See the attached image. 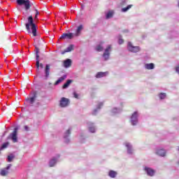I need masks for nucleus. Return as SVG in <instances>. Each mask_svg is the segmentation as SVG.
<instances>
[{
	"label": "nucleus",
	"mask_w": 179,
	"mask_h": 179,
	"mask_svg": "<svg viewBox=\"0 0 179 179\" xmlns=\"http://www.w3.org/2000/svg\"><path fill=\"white\" fill-rule=\"evenodd\" d=\"M25 27L28 33H32L34 37L37 36V29L36 28V24H34L32 16L28 17V23L25 24Z\"/></svg>",
	"instance_id": "f257e3e1"
},
{
	"label": "nucleus",
	"mask_w": 179,
	"mask_h": 179,
	"mask_svg": "<svg viewBox=\"0 0 179 179\" xmlns=\"http://www.w3.org/2000/svg\"><path fill=\"white\" fill-rule=\"evenodd\" d=\"M127 50L130 52H139L141 48H139V46H134L132 43L129 42L127 44Z\"/></svg>",
	"instance_id": "f03ea898"
},
{
	"label": "nucleus",
	"mask_w": 179,
	"mask_h": 179,
	"mask_svg": "<svg viewBox=\"0 0 179 179\" xmlns=\"http://www.w3.org/2000/svg\"><path fill=\"white\" fill-rule=\"evenodd\" d=\"M112 51L111 45H108L104 50L103 57L105 61H107L110 58V52Z\"/></svg>",
	"instance_id": "7ed1b4c3"
},
{
	"label": "nucleus",
	"mask_w": 179,
	"mask_h": 179,
	"mask_svg": "<svg viewBox=\"0 0 179 179\" xmlns=\"http://www.w3.org/2000/svg\"><path fill=\"white\" fill-rule=\"evenodd\" d=\"M12 167V164H8L6 168L1 169L0 171V176L2 177H6L8 174H9V170Z\"/></svg>",
	"instance_id": "20e7f679"
},
{
	"label": "nucleus",
	"mask_w": 179,
	"mask_h": 179,
	"mask_svg": "<svg viewBox=\"0 0 179 179\" xmlns=\"http://www.w3.org/2000/svg\"><path fill=\"white\" fill-rule=\"evenodd\" d=\"M17 3L20 6L24 5L26 10L30 9V1L29 0H17Z\"/></svg>",
	"instance_id": "39448f33"
},
{
	"label": "nucleus",
	"mask_w": 179,
	"mask_h": 179,
	"mask_svg": "<svg viewBox=\"0 0 179 179\" xmlns=\"http://www.w3.org/2000/svg\"><path fill=\"white\" fill-rule=\"evenodd\" d=\"M8 139H12L14 143L17 142V128L14 129L13 132L9 135Z\"/></svg>",
	"instance_id": "423d86ee"
},
{
	"label": "nucleus",
	"mask_w": 179,
	"mask_h": 179,
	"mask_svg": "<svg viewBox=\"0 0 179 179\" xmlns=\"http://www.w3.org/2000/svg\"><path fill=\"white\" fill-rule=\"evenodd\" d=\"M69 106V99L62 97L59 101V106L62 108L68 107Z\"/></svg>",
	"instance_id": "0eeeda50"
},
{
	"label": "nucleus",
	"mask_w": 179,
	"mask_h": 179,
	"mask_svg": "<svg viewBox=\"0 0 179 179\" xmlns=\"http://www.w3.org/2000/svg\"><path fill=\"white\" fill-rule=\"evenodd\" d=\"M131 125H136L138 124V112H134L131 117Z\"/></svg>",
	"instance_id": "6e6552de"
},
{
	"label": "nucleus",
	"mask_w": 179,
	"mask_h": 179,
	"mask_svg": "<svg viewBox=\"0 0 179 179\" xmlns=\"http://www.w3.org/2000/svg\"><path fill=\"white\" fill-rule=\"evenodd\" d=\"M62 40H65V38H68L69 40H72L73 38V34L69 33V34H63L60 37Z\"/></svg>",
	"instance_id": "1a4fd4ad"
},
{
	"label": "nucleus",
	"mask_w": 179,
	"mask_h": 179,
	"mask_svg": "<svg viewBox=\"0 0 179 179\" xmlns=\"http://www.w3.org/2000/svg\"><path fill=\"white\" fill-rule=\"evenodd\" d=\"M96 51H98V52H101V51L104 50V42H101L99 44H98L95 48Z\"/></svg>",
	"instance_id": "9d476101"
},
{
	"label": "nucleus",
	"mask_w": 179,
	"mask_h": 179,
	"mask_svg": "<svg viewBox=\"0 0 179 179\" xmlns=\"http://www.w3.org/2000/svg\"><path fill=\"white\" fill-rule=\"evenodd\" d=\"M50 64H46L45 68V79H48L50 76Z\"/></svg>",
	"instance_id": "9b49d317"
},
{
	"label": "nucleus",
	"mask_w": 179,
	"mask_h": 179,
	"mask_svg": "<svg viewBox=\"0 0 179 179\" xmlns=\"http://www.w3.org/2000/svg\"><path fill=\"white\" fill-rule=\"evenodd\" d=\"M156 155L161 156V157H164V156H166V150L164 149H158L156 151Z\"/></svg>",
	"instance_id": "f8f14e48"
},
{
	"label": "nucleus",
	"mask_w": 179,
	"mask_h": 179,
	"mask_svg": "<svg viewBox=\"0 0 179 179\" xmlns=\"http://www.w3.org/2000/svg\"><path fill=\"white\" fill-rule=\"evenodd\" d=\"M145 170L148 176H150V177H153V176H155V170H153L150 168H148V167H145Z\"/></svg>",
	"instance_id": "ddd939ff"
},
{
	"label": "nucleus",
	"mask_w": 179,
	"mask_h": 179,
	"mask_svg": "<svg viewBox=\"0 0 179 179\" xmlns=\"http://www.w3.org/2000/svg\"><path fill=\"white\" fill-rule=\"evenodd\" d=\"M108 75V71L106 72H98L96 75V78H104Z\"/></svg>",
	"instance_id": "4468645a"
},
{
	"label": "nucleus",
	"mask_w": 179,
	"mask_h": 179,
	"mask_svg": "<svg viewBox=\"0 0 179 179\" xmlns=\"http://www.w3.org/2000/svg\"><path fill=\"white\" fill-rule=\"evenodd\" d=\"M125 146L127 148V153L129 155H132V152H134V150L132 149V145L129 143H125Z\"/></svg>",
	"instance_id": "2eb2a0df"
},
{
	"label": "nucleus",
	"mask_w": 179,
	"mask_h": 179,
	"mask_svg": "<svg viewBox=\"0 0 179 179\" xmlns=\"http://www.w3.org/2000/svg\"><path fill=\"white\" fill-rule=\"evenodd\" d=\"M72 65V60L70 59H67L64 62V68H69Z\"/></svg>",
	"instance_id": "dca6fc26"
},
{
	"label": "nucleus",
	"mask_w": 179,
	"mask_h": 179,
	"mask_svg": "<svg viewBox=\"0 0 179 179\" xmlns=\"http://www.w3.org/2000/svg\"><path fill=\"white\" fill-rule=\"evenodd\" d=\"M71 135V129H69L66 132L64 133V138L65 140V142L68 143L69 142V139H68V136Z\"/></svg>",
	"instance_id": "f3484780"
},
{
	"label": "nucleus",
	"mask_w": 179,
	"mask_h": 179,
	"mask_svg": "<svg viewBox=\"0 0 179 179\" xmlns=\"http://www.w3.org/2000/svg\"><path fill=\"white\" fill-rule=\"evenodd\" d=\"M83 30V25H80L76 30V33L74 34L76 37H78V36H80V32Z\"/></svg>",
	"instance_id": "a211bd4d"
},
{
	"label": "nucleus",
	"mask_w": 179,
	"mask_h": 179,
	"mask_svg": "<svg viewBox=\"0 0 179 179\" xmlns=\"http://www.w3.org/2000/svg\"><path fill=\"white\" fill-rule=\"evenodd\" d=\"M57 162H58V159H57V158L52 159L49 162L50 167H54L57 164Z\"/></svg>",
	"instance_id": "6ab92c4d"
},
{
	"label": "nucleus",
	"mask_w": 179,
	"mask_h": 179,
	"mask_svg": "<svg viewBox=\"0 0 179 179\" xmlns=\"http://www.w3.org/2000/svg\"><path fill=\"white\" fill-rule=\"evenodd\" d=\"M73 50V45H70L64 51L62 52V54L64 55L65 52H71Z\"/></svg>",
	"instance_id": "aec40b11"
},
{
	"label": "nucleus",
	"mask_w": 179,
	"mask_h": 179,
	"mask_svg": "<svg viewBox=\"0 0 179 179\" xmlns=\"http://www.w3.org/2000/svg\"><path fill=\"white\" fill-rule=\"evenodd\" d=\"M145 69H148V70L155 69V64H153V63L145 64Z\"/></svg>",
	"instance_id": "412c9836"
},
{
	"label": "nucleus",
	"mask_w": 179,
	"mask_h": 179,
	"mask_svg": "<svg viewBox=\"0 0 179 179\" xmlns=\"http://www.w3.org/2000/svg\"><path fill=\"white\" fill-rule=\"evenodd\" d=\"M65 79H66V76H63L62 77H60L55 83V85H59V83H61L62 82H64V80H65Z\"/></svg>",
	"instance_id": "4be33fe9"
},
{
	"label": "nucleus",
	"mask_w": 179,
	"mask_h": 179,
	"mask_svg": "<svg viewBox=\"0 0 179 179\" xmlns=\"http://www.w3.org/2000/svg\"><path fill=\"white\" fill-rule=\"evenodd\" d=\"M89 131L90 132H92V134H94V132H96V128L94 127V126H93L92 123H90L89 124Z\"/></svg>",
	"instance_id": "5701e85b"
},
{
	"label": "nucleus",
	"mask_w": 179,
	"mask_h": 179,
	"mask_svg": "<svg viewBox=\"0 0 179 179\" xmlns=\"http://www.w3.org/2000/svg\"><path fill=\"white\" fill-rule=\"evenodd\" d=\"M103 106V103L101 102L99 103L97 108L94 109L92 112L93 115H96L97 111H99V110H100V107Z\"/></svg>",
	"instance_id": "b1692460"
},
{
	"label": "nucleus",
	"mask_w": 179,
	"mask_h": 179,
	"mask_svg": "<svg viewBox=\"0 0 179 179\" xmlns=\"http://www.w3.org/2000/svg\"><path fill=\"white\" fill-rule=\"evenodd\" d=\"M113 15H114V11L113 10H109L106 13V19H111V17H113Z\"/></svg>",
	"instance_id": "393cba45"
},
{
	"label": "nucleus",
	"mask_w": 179,
	"mask_h": 179,
	"mask_svg": "<svg viewBox=\"0 0 179 179\" xmlns=\"http://www.w3.org/2000/svg\"><path fill=\"white\" fill-rule=\"evenodd\" d=\"M40 58V56L37 55L36 56V69H37V73H38V70L40 69V60L38 59Z\"/></svg>",
	"instance_id": "a878e982"
},
{
	"label": "nucleus",
	"mask_w": 179,
	"mask_h": 179,
	"mask_svg": "<svg viewBox=\"0 0 179 179\" xmlns=\"http://www.w3.org/2000/svg\"><path fill=\"white\" fill-rule=\"evenodd\" d=\"M72 83V80H68L66 83L63 85V89H66L69 87V85Z\"/></svg>",
	"instance_id": "bb28decb"
},
{
	"label": "nucleus",
	"mask_w": 179,
	"mask_h": 179,
	"mask_svg": "<svg viewBox=\"0 0 179 179\" xmlns=\"http://www.w3.org/2000/svg\"><path fill=\"white\" fill-rule=\"evenodd\" d=\"M108 176H110L111 178H115V176H117V172L114 171H110Z\"/></svg>",
	"instance_id": "cd10ccee"
},
{
	"label": "nucleus",
	"mask_w": 179,
	"mask_h": 179,
	"mask_svg": "<svg viewBox=\"0 0 179 179\" xmlns=\"http://www.w3.org/2000/svg\"><path fill=\"white\" fill-rule=\"evenodd\" d=\"M13 159H15V155L10 154L8 156L7 160L10 163L11 162H13Z\"/></svg>",
	"instance_id": "c85d7f7f"
},
{
	"label": "nucleus",
	"mask_w": 179,
	"mask_h": 179,
	"mask_svg": "<svg viewBox=\"0 0 179 179\" xmlns=\"http://www.w3.org/2000/svg\"><path fill=\"white\" fill-rule=\"evenodd\" d=\"M8 146H9V143L8 142L4 143L0 148V150H3V149H6Z\"/></svg>",
	"instance_id": "c756f323"
},
{
	"label": "nucleus",
	"mask_w": 179,
	"mask_h": 179,
	"mask_svg": "<svg viewBox=\"0 0 179 179\" xmlns=\"http://www.w3.org/2000/svg\"><path fill=\"white\" fill-rule=\"evenodd\" d=\"M131 8H132V5H129L127 6V7L122 8V12H127L129 10V9H131Z\"/></svg>",
	"instance_id": "7c9ffc66"
},
{
	"label": "nucleus",
	"mask_w": 179,
	"mask_h": 179,
	"mask_svg": "<svg viewBox=\"0 0 179 179\" xmlns=\"http://www.w3.org/2000/svg\"><path fill=\"white\" fill-rule=\"evenodd\" d=\"M120 111H121V110L117 109V108H113V110H112L113 114H117V113H120Z\"/></svg>",
	"instance_id": "2f4dec72"
},
{
	"label": "nucleus",
	"mask_w": 179,
	"mask_h": 179,
	"mask_svg": "<svg viewBox=\"0 0 179 179\" xmlns=\"http://www.w3.org/2000/svg\"><path fill=\"white\" fill-rule=\"evenodd\" d=\"M159 99H161V100H163L164 99H166V94L165 93H161L159 94Z\"/></svg>",
	"instance_id": "473e14b6"
},
{
	"label": "nucleus",
	"mask_w": 179,
	"mask_h": 179,
	"mask_svg": "<svg viewBox=\"0 0 179 179\" xmlns=\"http://www.w3.org/2000/svg\"><path fill=\"white\" fill-rule=\"evenodd\" d=\"M36 100V97L34 96V97H31L29 99V101L30 103V104H33L34 103V101Z\"/></svg>",
	"instance_id": "72a5a7b5"
},
{
	"label": "nucleus",
	"mask_w": 179,
	"mask_h": 179,
	"mask_svg": "<svg viewBox=\"0 0 179 179\" xmlns=\"http://www.w3.org/2000/svg\"><path fill=\"white\" fill-rule=\"evenodd\" d=\"M73 96L75 99H79V94H78L76 92H73Z\"/></svg>",
	"instance_id": "f704fd0d"
},
{
	"label": "nucleus",
	"mask_w": 179,
	"mask_h": 179,
	"mask_svg": "<svg viewBox=\"0 0 179 179\" xmlns=\"http://www.w3.org/2000/svg\"><path fill=\"white\" fill-rule=\"evenodd\" d=\"M124 43V40L121 38H119V41H118V43L119 44H122Z\"/></svg>",
	"instance_id": "c9c22d12"
},
{
	"label": "nucleus",
	"mask_w": 179,
	"mask_h": 179,
	"mask_svg": "<svg viewBox=\"0 0 179 179\" xmlns=\"http://www.w3.org/2000/svg\"><path fill=\"white\" fill-rule=\"evenodd\" d=\"M35 51H36V57H37V55H38V52H39L40 50L38 49V48H36Z\"/></svg>",
	"instance_id": "e433bc0d"
},
{
	"label": "nucleus",
	"mask_w": 179,
	"mask_h": 179,
	"mask_svg": "<svg viewBox=\"0 0 179 179\" xmlns=\"http://www.w3.org/2000/svg\"><path fill=\"white\" fill-rule=\"evenodd\" d=\"M176 72L179 74V65L176 68Z\"/></svg>",
	"instance_id": "4c0bfd02"
},
{
	"label": "nucleus",
	"mask_w": 179,
	"mask_h": 179,
	"mask_svg": "<svg viewBox=\"0 0 179 179\" xmlns=\"http://www.w3.org/2000/svg\"><path fill=\"white\" fill-rule=\"evenodd\" d=\"M38 15V11L36 10V15H35V19H37V15Z\"/></svg>",
	"instance_id": "58836bf2"
},
{
	"label": "nucleus",
	"mask_w": 179,
	"mask_h": 179,
	"mask_svg": "<svg viewBox=\"0 0 179 179\" xmlns=\"http://www.w3.org/2000/svg\"><path fill=\"white\" fill-rule=\"evenodd\" d=\"M40 68H41V69H43V68H44V65L43 64H40L39 65Z\"/></svg>",
	"instance_id": "ea45409f"
},
{
	"label": "nucleus",
	"mask_w": 179,
	"mask_h": 179,
	"mask_svg": "<svg viewBox=\"0 0 179 179\" xmlns=\"http://www.w3.org/2000/svg\"><path fill=\"white\" fill-rule=\"evenodd\" d=\"M24 129H25V131H29V127L24 126Z\"/></svg>",
	"instance_id": "a19ab883"
}]
</instances>
